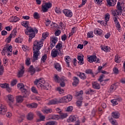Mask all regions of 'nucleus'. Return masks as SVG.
Listing matches in <instances>:
<instances>
[{"label":"nucleus","instance_id":"1","mask_svg":"<svg viewBox=\"0 0 125 125\" xmlns=\"http://www.w3.org/2000/svg\"><path fill=\"white\" fill-rule=\"evenodd\" d=\"M22 26L26 28L24 30L25 34L29 36V42H31L32 40L36 37V34H38V29L35 27H29V21H24L21 23Z\"/></svg>","mask_w":125,"mask_h":125},{"label":"nucleus","instance_id":"2","mask_svg":"<svg viewBox=\"0 0 125 125\" xmlns=\"http://www.w3.org/2000/svg\"><path fill=\"white\" fill-rule=\"evenodd\" d=\"M34 84L40 89H46V84L43 79H36L34 81Z\"/></svg>","mask_w":125,"mask_h":125},{"label":"nucleus","instance_id":"3","mask_svg":"<svg viewBox=\"0 0 125 125\" xmlns=\"http://www.w3.org/2000/svg\"><path fill=\"white\" fill-rule=\"evenodd\" d=\"M17 86L19 89L23 93V97H28L29 94H30V92L26 89V86L24 85V84L22 83H19Z\"/></svg>","mask_w":125,"mask_h":125},{"label":"nucleus","instance_id":"4","mask_svg":"<svg viewBox=\"0 0 125 125\" xmlns=\"http://www.w3.org/2000/svg\"><path fill=\"white\" fill-rule=\"evenodd\" d=\"M54 79L56 83H60V85L62 86V87H64V86H65V82L66 81V79L64 77H62L60 78L58 75H55Z\"/></svg>","mask_w":125,"mask_h":125},{"label":"nucleus","instance_id":"5","mask_svg":"<svg viewBox=\"0 0 125 125\" xmlns=\"http://www.w3.org/2000/svg\"><path fill=\"white\" fill-rule=\"evenodd\" d=\"M43 39H42L41 41H37L35 40L33 43V49H37V50H41V48L42 47L43 45Z\"/></svg>","mask_w":125,"mask_h":125},{"label":"nucleus","instance_id":"6","mask_svg":"<svg viewBox=\"0 0 125 125\" xmlns=\"http://www.w3.org/2000/svg\"><path fill=\"white\" fill-rule=\"evenodd\" d=\"M72 98L73 97L71 95H68L61 98L59 102V103H68V102H70L72 100Z\"/></svg>","mask_w":125,"mask_h":125},{"label":"nucleus","instance_id":"7","mask_svg":"<svg viewBox=\"0 0 125 125\" xmlns=\"http://www.w3.org/2000/svg\"><path fill=\"white\" fill-rule=\"evenodd\" d=\"M52 6V4L50 2H46L45 3L42 4V10L43 12H47L48 11V9L51 8Z\"/></svg>","mask_w":125,"mask_h":125},{"label":"nucleus","instance_id":"8","mask_svg":"<svg viewBox=\"0 0 125 125\" xmlns=\"http://www.w3.org/2000/svg\"><path fill=\"white\" fill-rule=\"evenodd\" d=\"M87 60L89 63H93V62H96V63H100L99 59L97 58L96 56L93 55L91 56H89L87 58Z\"/></svg>","mask_w":125,"mask_h":125},{"label":"nucleus","instance_id":"9","mask_svg":"<svg viewBox=\"0 0 125 125\" xmlns=\"http://www.w3.org/2000/svg\"><path fill=\"white\" fill-rule=\"evenodd\" d=\"M7 56L10 57L12 55L13 52L12 51V46L8 45L6 47H4Z\"/></svg>","mask_w":125,"mask_h":125},{"label":"nucleus","instance_id":"10","mask_svg":"<svg viewBox=\"0 0 125 125\" xmlns=\"http://www.w3.org/2000/svg\"><path fill=\"white\" fill-rule=\"evenodd\" d=\"M33 49V59L34 61L38 60L39 59V56L41 55V52L40 50H37V49Z\"/></svg>","mask_w":125,"mask_h":125},{"label":"nucleus","instance_id":"11","mask_svg":"<svg viewBox=\"0 0 125 125\" xmlns=\"http://www.w3.org/2000/svg\"><path fill=\"white\" fill-rule=\"evenodd\" d=\"M62 12L64 14L65 16L68 18H71V17L73 16V13L70 10L64 9L63 10Z\"/></svg>","mask_w":125,"mask_h":125},{"label":"nucleus","instance_id":"12","mask_svg":"<svg viewBox=\"0 0 125 125\" xmlns=\"http://www.w3.org/2000/svg\"><path fill=\"white\" fill-rule=\"evenodd\" d=\"M78 118L76 115H71L67 119V123H74L78 121Z\"/></svg>","mask_w":125,"mask_h":125},{"label":"nucleus","instance_id":"13","mask_svg":"<svg viewBox=\"0 0 125 125\" xmlns=\"http://www.w3.org/2000/svg\"><path fill=\"white\" fill-rule=\"evenodd\" d=\"M8 104H9V106L11 107L12 106V104H13V102H14V97L11 95H8Z\"/></svg>","mask_w":125,"mask_h":125},{"label":"nucleus","instance_id":"14","mask_svg":"<svg viewBox=\"0 0 125 125\" xmlns=\"http://www.w3.org/2000/svg\"><path fill=\"white\" fill-rule=\"evenodd\" d=\"M0 86L2 87V88H6L8 92H11V88L9 87V84L8 83H5L0 84Z\"/></svg>","mask_w":125,"mask_h":125},{"label":"nucleus","instance_id":"15","mask_svg":"<svg viewBox=\"0 0 125 125\" xmlns=\"http://www.w3.org/2000/svg\"><path fill=\"white\" fill-rule=\"evenodd\" d=\"M6 106L2 104H0V114H1V115H4L6 112Z\"/></svg>","mask_w":125,"mask_h":125},{"label":"nucleus","instance_id":"16","mask_svg":"<svg viewBox=\"0 0 125 125\" xmlns=\"http://www.w3.org/2000/svg\"><path fill=\"white\" fill-rule=\"evenodd\" d=\"M111 13L114 17H117L119 15H122V12L118 11V10H112L111 11Z\"/></svg>","mask_w":125,"mask_h":125},{"label":"nucleus","instance_id":"17","mask_svg":"<svg viewBox=\"0 0 125 125\" xmlns=\"http://www.w3.org/2000/svg\"><path fill=\"white\" fill-rule=\"evenodd\" d=\"M83 91L81 90L79 92H77L75 96L77 97V99L79 100H83Z\"/></svg>","mask_w":125,"mask_h":125},{"label":"nucleus","instance_id":"18","mask_svg":"<svg viewBox=\"0 0 125 125\" xmlns=\"http://www.w3.org/2000/svg\"><path fill=\"white\" fill-rule=\"evenodd\" d=\"M121 101H122V98L120 97H118L117 98L112 100L111 102L112 104H113V105H118V102H120Z\"/></svg>","mask_w":125,"mask_h":125},{"label":"nucleus","instance_id":"19","mask_svg":"<svg viewBox=\"0 0 125 125\" xmlns=\"http://www.w3.org/2000/svg\"><path fill=\"white\" fill-rule=\"evenodd\" d=\"M37 116L39 117V119L38 120V122H43L44 120L45 119V116L42 115V113H41V112L38 111L37 112Z\"/></svg>","mask_w":125,"mask_h":125},{"label":"nucleus","instance_id":"20","mask_svg":"<svg viewBox=\"0 0 125 125\" xmlns=\"http://www.w3.org/2000/svg\"><path fill=\"white\" fill-rule=\"evenodd\" d=\"M59 54V52H58V50L56 49H53L51 53V55L53 58H55L57 57V55Z\"/></svg>","mask_w":125,"mask_h":125},{"label":"nucleus","instance_id":"21","mask_svg":"<svg viewBox=\"0 0 125 125\" xmlns=\"http://www.w3.org/2000/svg\"><path fill=\"white\" fill-rule=\"evenodd\" d=\"M103 32V31L99 28H95L94 30L95 35H96L97 36H101Z\"/></svg>","mask_w":125,"mask_h":125},{"label":"nucleus","instance_id":"22","mask_svg":"<svg viewBox=\"0 0 125 125\" xmlns=\"http://www.w3.org/2000/svg\"><path fill=\"white\" fill-rule=\"evenodd\" d=\"M59 101L57 99H54L49 101L47 104V105H55V104H58Z\"/></svg>","mask_w":125,"mask_h":125},{"label":"nucleus","instance_id":"23","mask_svg":"<svg viewBox=\"0 0 125 125\" xmlns=\"http://www.w3.org/2000/svg\"><path fill=\"white\" fill-rule=\"evenodd\" d=\"M64 60L67 64V66L70 67V62L72 61L71 57L69 56H66L64 57Z\"/></svg>","mask_w":125,"mask_h":125},{"label":"nucleus","instance_id":"24","mask_svg":"<svg viewBox=\"0 0 125 125\" xmlns=\"http://www.w3.org/2000/svg\"><path fill=\"white\" fill-rule=\"evenodd\" d=\"M120 115L119 111H113L111 113V116L113 119H119L120 118Z\"/></svg>","mask_w":125,"mask_h":125},{"label":"nucleus","instance_id":"25","mask_svg":"<svg viewBox=\"0 0 125 125\" xmlns=\"http://www.w3.org/2000/svg\"><path fill=\"white\" fill-rule=\"evenodd\" d=\"M106 1L109 6H114L117 3V0H106Z\"/></svg>","mask_w":125,"mask_h":125},{"label":"nucleus","instance_id":"26","mask_svg":"<svg viewBox=\"0 0 125 125\" xmlns=\"http://www.w3.org/2000/svg\"><path fill=\"white\" fill-rule=\"evenodd\" d=\"M19 20H20V18H19V17H17V16H15V17H11L10 19H9V21L10 22H18V21H19Z\"/></svg>","mask_w":125,"mask_h":125},{"label":"nucleus","instance_id":"27","mask_svg":"<svg viewBox=\"0 0 125 125\" xmlns=\"http://www.w3.org/2000/svg\"><path fill=\"white\" fill-rule=\"evenodd\" d=\"M116 88L117 86L116 85V84H113L111 85L110 88L108 89V92H109V93H112V92H114V90H116Z\"/></svg>","mask_w":125,"mask_h":125},{"label":"nucleus","instance_id":"28","mask_svg":"<svg viewBox=\"0 0 125 125\" xmlns=\"http://www.w3.org/2000/svg\"><path fill=\"white\" fill-rule=\"evenodd\" d=\"M78 60L79 61V65H83L84 62H83V56H78Z\"/></svg>","mask_w":125,"mask_h":125},{"label":"nucleus","instance_id":"29","mask_svg":"<svg viewBox=\"0 0 125 125\" xmlns=\"http://www.w3.org/2000/svg\"><path fill=\"white\" fill-rule=\"evenodd\" d=\"M92 84L93 88H95V89H99L100 88V85L97 82H92Z\"/></svg>","mask_w":125,"mask_h":125},{"label":"nucleus","instance_id":"30","mask_svg":"<svg viewBox=\"0 0 125 125\" xmlns=\"http://www.w3.org/2000/svg\"><path fill=\"white\" fill-rule=\"evenodd\" d=\"M24 97H25L24 96H18L16 98L17 102L18 103H22V102H23V100H24Z\"/></svg>","mask_w":125,"mask_h":125},{"label":"nucleus","instance_id":"31","mask_svg":"<svg viewBox=\"0 0 125 125\" xmlns=\"http://www.w3.org/2000/svg\"><path fill=\"white\" fill-rule=\"evenodd\" d=\"M54 68L57 70V71H59L60 72L61 71V65L59 64V63H55L54 64Z\"/></svg>","mask_w":125,"mask_h":125},{"label":"nucleus","instance_id":"32","mask_svg":"<svg viewBox=\"0 0 125 125\" xmlns=\"http://www.w3.org/2000/svg\"><path fill=\"white\" fill-rule=\"evenodd\" d=\"M79 78L77 77H74L73 78V82L72 83V84L73 86H77V84H79Z\"/></svg>","mask_w":125,"mask_h":125},{"label":"nucleus","instance_id":"33","mask_svg":"<svg viewBox=\"0 0 125 125\" xmlns=\"http://www.w3.org/2000/svg\"><path fill=\"white\" fill-rule=\"evenodd\" d=\"M28 71L29 72V73H30L31 75H34V74L36 73V69H35V68H34V66H33V65H31L30 66Z\"/></svg>","mask_w":125,"mask_h":125},{"label":"nucleus","instance_id":"34","mask_svg":"<svg viewBox=\"0 0 125 125\" xmlns=\"http://www.w3.org/2000/svg\"><path fill=\"white\" fill-rule=\"evenodd\" d=\"M78 76H79L82 80H85V79H86V75L83 73L79 72Z\"/></svg>","mask_w":125,"mask_h":125},{"label":"nucleus","instance_id":"35","mask_svg":"<svg viewBox=\"0 0 125 125\" xmlns=\"http://www.w3.org/2000/svg\"><path fill=\"white\" fill-rule=\"evenodd\" d=\"M102 50H104V52H110L111 49L110 47L106 46H103L101 47Z\"/></svg>","mask_w":125,"mask_h":125},{"label":"nucleus","instance_id":"36","mask_svg":"<svg viewBox=\"0 0 125 125\" xmlns=\"http://www.w3.org/2000/svg\"><path fill=\"white\" fill-rule=\"evenodd\" d=\"M117 10L122 12L123 11V4L120 2L117 3Z\"/></svg>","mask_w":125,"mask_h":125},{"label":"nucleus","instance_id":"37","mask_svg":"<svg viewBox=\"0 0 125 125\" xmlns=\"http://www.w3.org/2000/svg\"><path fill=\"white\" fill-rule=\"evenodd\" d=\"M115 62H116V63H121V62L122 61V59H121L120 56H119V55H116L115 56Z\"/></svg>","mask_w":125,"mask_h":125},{"label":"nucleus","instance_id":"38","mask_svg":"<svg viewBox=\"0 0 125 125\" xmlns=\"http://www.w3.org/2000/svg\"><path fill=\"white\" fill-rule=\"evenodd\" d=\"M51 41L52 42V43L56 44L57 42H58V38L56 37H51Z\"/></svg>","mask_w":125,"mask_h":125},{"label":"nucleus","instance_id":"39","mask_svg":"<svg viewBox=\"0 0 125 125\" xmlns=\"http://www.w3.org/2000/svg\"><path fill=\"white\" fill-rule=\"evenodd\" d=\"M27 119L28 121H32L34 119V114L32 112H30L27 116Z\"/></svg>","mask_w":125,"mask_h":125},{"label":"nucleus","instance_id":"40","mask_svg":"<svg viewBox=\"0 0 125 125\" xmlns=\"http://www.w3.org/2000/svg\"><path fill=\"white\" fill-rule=\"evenodd\" d=\"M56 48H58L59 51H60V50L63 48V43H62V42L58 43V44L56 46Z\"/></svg>","mask_w":125,"mask_h":125},{"label":"nucleus","instance_id":"41","mask_svg":"<svg viewBox=\"0 0 125 125\" xmlns=\"http://www.w3.org/2000/svg\"><path fill=\"white\" fill-rule=\"evenodd\" d=\"M27 106L28 107V108H37L38 107V104L33 103L31 104H27Z\"/></svg>","mask_w":125,"mask_h":125},{"label":"nucleus","instance_id":"42","mask_svg":"<svg viewBox=\"0 0 125 125\" xmlns=\"http://www.w3.org/2000/svg\"><path fill=\"white\" fill-rule=\"evenodd\" d=\"M42 112L43 114H49V113H52V109L49 108V109H42Z\"/></svg>","mask_w":125,"mask_h":125},{"label":"nucleus","instance_id":"43","mask_svg":"<svg viewBox=\"0 0 125 125\" xmlns=\"http://www.w3.org/2000/svg\"><path fill=\"white\" fill-rule=\"evenodd\" d=\"M24 67L22 66V69H21V70L19 71L18 74V78H21V77H22V76H23V74H24Z\"/></svg>","mask_w":125,"mask_h":125},{"label":"nucleus","instance_id":"44","mask_svg":"<svg viewBox=\"0 0 125 125\" xmlns=\"http://www.w3.org/2000/svg\"><path fill=\"white\" fill-rule=\"evenodd\" d=\"M60 117L61 119H66L68 117V114L67 113L60 112Z\"/></svg>","mask_w":125,"mask_h":125},{"label":"nucleus","instance_id":"45","mask_svg":"<svg viewBox=\"0 0 125 125\" xmlns=\"http://www.w3.org/2000/svg\"><path fill=\"white\" fill-rule=\"evenodd\" d=\"M76 29L77 28L76 27H74L72 28L71 29V33H69V37H71V36H73L75 33L76 32Z\"/></svg>","mask_w":125,"mask_h":125},{"label":"nucleus","instance_id":"46","mask_svg":"<svg viewBox=\"0 0 125 125\" xmlns=\"http://www.w3.org/2000/svg\"><path fill=\"white\" fill-rule=\"evenodd\" d=\"M104 19L105 20V24H107V22L109 20H110V14L109 13H107L104 16Z\"/></svg>","mask_w":125,"mask_h":125},{"label":"nucleus","instance_id":"47","mask_svg":"<svg viewBox=\"0 0 125 125\" xmlns=\"http://www.w3.org/2000/svg\"><path fill=\"white\" fill-rule=\"evenodd\" d=\"M47 58V55L44 54V55H43L41 58L42 63H44Z\"/></svg>","mask_w":125,"mask_h":125},{"label":"nucleus","instance_id":"48","mask_svg":"<svg viewBox=\"0 0 125 125\" xmlns=\"http://www.w3.org/2000/svg\"><path fill=\"white\" fill-rule=\"evenodd\" d=\"M45 125H57V122L55 121H49L46 123Z\"/></svg>","mask_w":125,"mask_h":125},{"label":"nucleus","instance_id":"49","mask_svg":"<svg viewBox=\"0 0 125 125\" xmlns=\"http://www.w3.org/2000/svg\"><path fill=\"white\" fill-rule=\"evenodd\" d=\"M109 122L112 125H118V122L116 120H113V118H110L109 119Z\"/></svg>","mask_w":125,"mask_h":125},{"label":"nucleus","instance_id":"50","mask_svg":"<svg viewBox=\"0 0 125 125\" xmlns=\"http://www.w3.org/2000/svg\"><path fill=\"white\" fill-rule=\"evenodd\" d=\"M12 35L13 34H11L9 37L6 39L5 42L8 43H9L10 42H11V39H12Z\"/></svg>","mask_w":125,"mask_h":125},{"label":"nucleus","instance_id":"51","mask_svg":"<svg viewBox=\"0 0 125 125\" xmlns=\"http://www.w3.org/2000/svg\"><path fill=\"white\" fill-rule=\"evenodd\" d=\"M50 28L52 29H57V28H58V25L56 23H52L50 24Z\"/></svg>","mask_w":125,"mask_h":125},{"label":"nucleus","instance_id":"52","mask_svg":"<svg viewBox=\"0 0 125 125\" xmlns=\"http://www.w3.org/2000/svg\"><path fill=\"white\" fill-rule=\"evenodd\" d=\"M15 42H17V43H21V42H23V40L22 39V38L19 37V38L16 39Z\"/></svg>","mask_w":125,"mask_h":125},{"label":"nucleus","instance_id":"53","mask_svg":"<svg viewBox=\"0 0 125 125\" xmlns=\"http://www.w3.org/2000/svg\"><path fill=\"white\" fill-rule=\"evenodd\" d=\"M25 64L27 66H29L31 64V59H30V58H26L25 60Z\"/></svg>","mask_w":125,"mask_h":125},{"label":"nucleus","instance_id":"54","mask_svg":"<svg viewBox=\"0 0 125 125\" xmlns=\"http://www.w3.org/2000/svg\"><path fill=\"white\" fill-rule=\"evenodd\" d=\"M87 38H93V31H89L87 34Z\"/></svg>","mask_w":125,"mask_h":125},{"label":"nucleus","instance_id":"55","mask_svg":"<svg viewBox=\"0 0 125 125\" xmlns=\"http://www.w3.org/2000/svg\"><path fill=\"white\" fill-rule=\"evenodd\" d=\"M31 91L33 93H35L36 94H38V90L37 89V88H36V87H35V86L32 87V88H31Z\"/></svg>","mask_w":125,"mask_h":125},{"label":"nucleus","instance_id":"56","mask_svg":"<svg viewBox=\"0 0 125 125\" xmlns=\"http://www.w3.org/2000/svg\"><path fill=\"white\" fill-rule=\"evenodd\" d=\"M115 25L117 28V30L119 31V32H121L122 31V28H121V25L120 24V23H117Z\"/></svg>","mask_w":125,"mask_h":125},{"label":"nucleus","instance_id":"57","mask_svg":"<svg viewBox=\"0 0 125 125\" xmlns=\"http://www.w3.org/2000/svg\"><path fill=\"white\" fill-rule=\"evenodd\" d=\"M85 72L86 74H90V75H93V72L92 71V70L90 69H87L85 71Z\"/></svg>","mask_w":125,"mask_h":125},{"label":"nucleus","instance_id":"58","mask_svg":"<svg viewBox=\"0 0 125 125\" xmlns=\"http://www.w3.org/2000/svg\"><path fill=\"white\" fill-rule=\"evenodd\" d=\"M57 90L58 91H59L60 94H62V93H64V90L63 89H62L60 87L57 88Z\"/></svg>","mask_w":125,"mask_h":125},{"label":"nucleus","instance_id":"59","mask_svg":"<svg viewBox=\"0 0 125 125\" xmlns=\"http://www.w3.org/2000/svg\"><path fill=\"white\" fill-rule=\"evenodd\" d=\"M73 106H69L67 107L66 109V112H69V113H71V112L73 111Z\"/></svg>","mask_w":125,"mask_h":125},{"label":"nucleus","instance_id":"60","mask_svg":"<svg viewBox=\"0 0 125 125\" xmlns=\"http://www.w3.org/2000/svg\"><path fill=\"white\" fill-rule=\"evenodd\" d=\"M35 19H39L40 18V15L37 12H35L33 15Z\"/></svg>","mask_w":125,"mask_h":125},{"label":"nucleus","instance_id":"61","mask_svg":"<svg viewBox=\"0 0 125 125\" xmlns=\"http://www.w3.org/2000/svg\"><path fill=\"white\" fill-rule=\"evenodd\" d=\"M94 91L92 89H89L86 91V94H92Z\"/></svg>","mask_w":125,"mask_h":125},{"label":"nucleus","instance_id":"62","mask_svg":"<svg viewBox=\"0 0 125 125\" xmlns=\"http://www.w3.org/2000/svg\"><path fill=\"white\" fill-rule=\"evenodd\" d=\"M4 69L3 68V66H0V76H2V75H3Z\"/></svg>","mask_w":125,"mask_h":125},{"label":"nucleus","instance_id":"63","mask_svg":"<svg viewBox=\"0 0 125 125\" xmlns=\"http://www.w3.org/2000/svg\"><path fill=\"white\" fill-rule=\"evenodd\" d=\"M104 0H94V1L95 3H96V4H100L102 1H103Z\"/></svg>","mask_w":125,"mask_h":125},{"label":"nucleus","instance_id":"64","mask_svg":"<svg viewBox=\"0 0 125 125\" xmlns=\"http://www.w3.org/2000/svg\"><path fill=\"white\" fill-rule=\"evenodd\" d=\"M113 71L114 74H119V69H118V68H117V67H114L113 68Z\"/></svg>","mask_w":125,"mask_h":125}]
</instances>
